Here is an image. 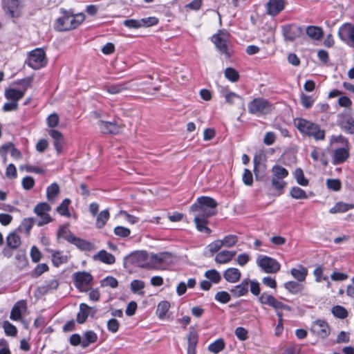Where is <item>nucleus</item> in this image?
I'll return each mask as SVG.
<instances>
[{
    "label": "nucleus",
    "instance_id": "nucleus-54",
    "mask_svg": "<svg viewBox=\"0 0 354 354\" xmlns=\"http://www.w3.org/2000/svg\"><path fill=\"white\" fill-rule=\"evenodd\" d=\"M2 326L4 329L5 334L7 336L15 337L17 335V328L13 324L10 323L8 321H4L3 322Z\"/></svg>",
    "mask_w": 354,
    "mask_h": 354
},
{
    "label": "nucleus",
    "instance_id": "nucleus-42",
    "mask_svg": "<svg viewBox=\"0 0 354 354\" xmlns=\"http://www.w3.org/2000/svg\"><path fill=\"white\" fill-rule=\"evenodd\" d=\"M109 216L110 214L108 209H104L100 212V214L97 216L95 223L96 227L99 229L102 228L109 220Z\"/></svg>",
    "mask_w": 354,
    "mask_h": 354
},
{
    "label": "nucleus",
    "instance_id": "nucleus-21",
    "mask_svg": "<svg viewBox=\"0 0 354 354\" xmlns=\"http://www.w3.org/2000/svg\"><path fill=\"white\" fill-rule=\"evenodd\" d=\"M241 273L236 268H227L223 273L224 279L230 283H236L240 280Z\"/></svg>",
    "mask_w": 354,
    "mask_h": 354
},
{
    "label": "nucleus",
    "instance_id": "nucleus-40",
    "mask_svg": "<svg viewBox=\"0 0 354 354\" xmlns=\"http://www.w3.org/2000/svg\"><path fill=\"white\" fill-rule=\"evenodd\" d=\"M225 98L226 102L232 105L235 104L236 102L241 104V106H244L243 99L238 94L234 92H227L225 94Z\"/></svg>",
    "mask_w": 354,
    "mask_h": 354
},
{
    "label": "nucleus",
    "instance_id": "nucleus-13",
    "mask_svg": "<svg viewBox=\"0 0 354 354\" xmlns=\"http://www.w3.org/2000/svg\"><path fill=\"white\" fill-rule=\"evenodd\" d=\"M311 331L321 338H325L330 334L328 323L322 319L315 321L311 326Z\"/></svg>",
    "mask_w": 354,
    "mask_h": 354
},
{
    "label": "nucleus",
    "instance_id": "nucleus-7",
    "mask_svg": "<svg viewBox=\"0 0 354 354\" xmlns=\"http://www.w3.org/2000/svg\"><path fill=\"white\" fill-rule=\"evenodd\" d=\"M248 111L252 114H267L271 111V104L265 99L256 98L249 103Z\"/></svg>",
    "mask_w": 354,
    "mask_h": 354
},
{
    "label": "nucleus",
    "instance_id": "nucleus-63",
    "mask_svg": "<svg viewBox=\"0 0 354 354\" xmlns=\"http://www.w3.org/2000/svg\"><path fill=\"white\" fill-rule=\"evenodd\" d=\"M114 233L115 235L124 238L130 235L131 231L129 228L122 226H117L114 228Z\"/></svg>",
    "mask_w": 354,
    "mask_h": 354
},
{
    "label": "nucleus",
    "instance_id": "nucleus-51",
    "mask_svg": "<svg viewBox=\"0 0 354 354\" xmlns=\"http://www.w3.org/2000/svg\"><path fill=\"white\" fill-rule=\"evenodd\" d=\"M290 196L295 199H306L308 196L304 190L299 187H293L290 191Z\"/></svg>",
    "mask_w": 354,
    "mask_h": 354
},
{
    "label": "nucleus",
    "instance_id": "nucleus-53",
    "mask_svg": "<svg viewBox=\"0 0 354 354\" xmlns=\"http://www.w3.org/2000/svg\"><path fill=\"white\" fill-rule=\"evenodd\" d=\"M225 77L232 82H236L239 79V74L236 70L228 67L225 70Z\"/></svg>",
    "mask_w": 354,
    "mask_h": 354
},
{
    "label": "nucleus",
    "instance_id": "nucleus-9",
    "mask_svg": "<svg viewBox=\"0 0 354 354\" xmlns=\"http://www.w3.org/2000/svg\"><path fill=\"white\" fill-rule=\"evenodd\" d=\"M147 259L148 254L145 251H136L125 257L127 263L145 268H149Z\"/></svg>",
    "mask_w": 354,
    "mask_h": 354
},
{
    "label": "nucleus",
    "instance_id": "nucleus-34",
    "mask_svg": "<svg viewBox=\"0 0 354 354\" xmlns=\"http://www.w3.org/2000/svg\"><path fill=\"white\" fill-rule=\"evenodd\" d=\"M52 252V262L54 266L59 267L61 264L65 263L68 261V257L64 255L59 251L50 250Z\"/></svg>",
    "mask_w": 354,
    "mask_h": 354
},
{
    "label": "nucleus",
    "instance_id": "nucleus-55",
    "mask_svg": "<svg viewBox=\"0 0 354 354\" xmlns=\"http://www.w3.org/2000/svg\"><path fill=\"white\" fill-rule=\"evenodd\" d=\"M300 99L302 106L307 109L311 108L315 102V99L312 96L306 95L304 93L300 94Z\"/></svg>",
    "mask_w": 354,
    "mask_h": 354
},
{
    "label": "nucleus",
    "instance_id": "nucleus-29",
    "mask_svg": "<svg viewBox=\"0 0 354 354\" xmlns=\"http://www.w3.org/2000/svg\"><path fill=\"white\" fill-rule=\"evenodd\" d=\"M198 337L196 332L191 331L188 335L187 354H195Z\"/></svg>",
    "mask_w": 354,
    "mask_h": 354
},
{
    "label": "nucleus",
    "instance_id": "nucleus-5",
    "mask_svg": "<svg viewBox=\"0 0 354 354\" xmlns=\"http://www.w3.org/2000/svg\"><path fill=\"white\" fill-rule=\"evenodd\" d=\"M257 266L266 273L274 274L279 271L280 263L274 259L265 255H259L257 259Z\"/></svg>",
    "mask_w": 354,
    "mask_h": 354
},
{
    "label": "nucleus",
    "instance_id": "nucleus-64",
    "mask_svg": "<svg viewBox=\"0 0 354 354\" xmlns=\"http://www.w3.org/2000/svg\"><path fill=\"white\" fill-rule=\"evenodd\" d=\"M242 180H243V183L245 185L251 186L252 185L253 176H252V174L250 170H249L248 169H244L243 176H242Z\"/></svg>",
    "mask_w": 354,
    "mask_h": 354
},
{
    "label": "nucleus",
    "instance_id": "nucleus-23",
    "mask_svg": "<svg viewBox=\"0 0 354 354\" xmlns=\"http://www.w3.org/2000/svg\"><path fill=\"white\" fill-rule=\"evenodd\" d=\"M236 253V251L223 250L216 254L215 261L219 264L227 263L232 259Z\"/></svg>",
    "mask_w": 354,
    "mask_h": 354
},
{
    "label": "nucleus",
    "instance_id": "nucleus-56",
    "mask_svg": "<svg viewBox=\"0 0 354 354\" xmlns=\"http://www.w3.org/2000/svg\"><path fill=\"white\" fill-rule=\"evenodd\" d=\"M333 315L339 319H344L348 316V312L341 306H335L332 308Z\"/></svg>",
    "mask_w": 354,
    "mask_h": 354
},
{
    "label": "nucleus",
    "instance_id": "nucleus-62",
    "mask_svg": "<svg viewBox=\"0 0 354 354\" xmlns=\"http://www.w3.org/2000/svg\"><path fill=\"white\" fill-rule=\"evenodd\" d=\"M102 286H110L115 288L118 286V280L113 277H106L101 281Z\"/></svg>",
    "mask_w": 354,
    "mask_h": 354
},
{
    "label": "nucleus",
    "instance_id": "nucleus-41",
    "mask_svg": "<svg viewBox=\"0 0 354 354\" xmlns=\"http://www.w3.org/2000/svg\"><path fill=\"white\" fill-rule=\"evenodd\" d=\"M271 171L272 176L277 178H285L289 174L288 171L286 168L279 165H274L272 167Z\"/></svg>",
    "mask_w": 354,
    "mask_h": 354
},
{
    "label": "nucleus",
    "instance_id": "nucleus-44",
    "mask_svg": "<svg viewBox=\"0 0 354 354\" xmlns=\"http://www.w3.org/2000/svg\"><path fill=\"white\" fill-rule=\"evenodd\" d=\"M6 243L9 248L17 249L21 244V239L17 234L11 233L8 236Z\"/></svg>",
    "mask_w": 354,
    "mask_h": 354
},
{
    "label": "nucleus",
    "instance_id": "nucleus-49",
    "mask_svg": "<svg viewBox=\"0 0 354 354\" xmlns=\"http://www.w3.org/2000/svg\"><path fill=\"white\" fill-rule=\"evenodd\" d=\"M293 175L299 185L301 186H307L308 185V180L305 178L304 171L301 168H297L295 170Z\"/></svg>",
    "mask_w": 354,
    "mask_h": 354
},
{
    "label": "nucleus",
    "instance_id": "nucleus-10",
    "mask_svg": "<svg viewBox=\"0 0 354 354\" xmlns=\"http://www.w3.org/2000/svg\"><path fill=\"white\" fill-rule=\"evenodd\" d=\"M338 36L343 41L354 46V26L349 23L344 24L339 28Z\"/></svg>",
    "mask_w": 354,
    "mask_h": 354
},
{
    "label": "nucleus",
    "instance_id": "nucleus-30",
    "mask_svg": "<svg viewBox=\"0 0 354 354\" xmlns=\"http://www.w3.org/2000/svg\"><path fill=\"white\" fill-rule=\"evenodd\" d=\"M223 246L221 240H216L209 243L205 248L203 254L206 257H210L217 252Z\"/></svg>",
    "mask_w": 354,
    "mask_h": 354
},
{
    "label": "nucleus",
    "instance_id": "nucleus-18",
    "mask_svg": "<svg viewBox=\"0 0 354 354\" xmlns=\"http://www.w3.org/2000/svg\"><path fill=\"white\" fill-rule=\"evenodd\" d=\"M66 240L75 245L78 248L82 250L89 251L92 249V244L85 240L75 236L73 234H69L68 236H66Z\"/></svg>",
    "mask_w": 354,
    "mask_h": 354
},
{
    "label": "nucleus",
    "instance_id": "nucleus-25",
    "mask_svg": "<svg viewBox=\"0 0 354 354\" xmlns=\"http://www.w3.org/2000/svg\"><path fill=\"white\" fill-rule=\"evenodd\" d=\"M93 258L95 260L100 261L106 264H113L115 261V257L104 250H100Z\"/></svg>",
    "mask_w": 354,
    "mask_h": 354
},
{
    "label": "nucleus",
    "instance_id": "nucleus-58",
    "mask_svg": "<svg viewBox=\"0 0 354 354\" xmlns=\"http://www.w3.org/2000/svg\"><path fill=\"white\" fill-rule=\"evenodd\" d=\"M48 270V266L46 263L38 264L35 269L31 272V276L37 278L41 275L44 272Z\"/></svg>",
    "mask_w": 354,
    "mask_h": 354
},
{
    "label": "nucleus",
    "instance_id": "nucleus-12",
    "mask_svg": "<svg viewBox=\"0 0 354 354\" xmlns=\"http://www.w3.org/2000/svg\"><path fill=\"white\" fill-rule=\"evenodd\" d=\"M98 126L102 133L104 134H118L121 132L123 125L117 121L106 122L100 120Z\"/></svg>",
    "mask_w": 354,
    "mask_h": 354
},
{
    "label": "nucleus",
    "instance_id": "nucleus-3",
    "mask_svg": "<svg viewBox=\"0 0 354 354\" xmlns=\"http://www.w3.org/2000/svg\"><path fill=\"white\" fill-rule=\"evenodd\" d=\"M294 124L301 133L313 137L317 141L325 139V131L318 124L304 118H295Z\"/></svg>",
    "mask_w": 354,
    "mask_h": 354
},
{
    "label": "nucleus",
    "instance_id": "nucleus-33",
    "mask_svg": "<svg viewBox=\"0 0 354 354\" xmlns=\"http://www.w3.org/2000/svg\"><path fill=\"white\" fill-rule=\"evenodd\" d=\"M354 208L353 204L345 203L343 202L337 203L330 210V214H336L339 212H346Z\"/></svg>",
    "mask_w": 354,
    "mask_h": 354
},
{
    "label": "nucleus",
    "instance_id": "nucleus-38",
    "mask_svg": "<svg viewBox=\"0 0 354 354\" xmlns=\"http://www.w3.org/2000/svg\"><path fill=\"white\" fill-rule=\"evenodd\" d=\"M292 277L298 281H304L308 274V270L305 267L300 266L299 268H292L290 270Z\"/></svg>",
    "mask_w": 354,
    "mask_h": 354
},
{
    "label": "nucleus",
    "instance_id": "nucleus-35",
    "mask_svg": "<svg viewBox=\"0 0 354 354\" xmlns=\"http://www.w3.org/2000/svg\"><path fill=\"white\" fill-rule=\"evenodd\" d=\"M306 32L310 38L314 40L320 39L323 35L322 29L317 26H308L306 29Z\"/></svg>",
    "mask_w": 354,
    "mask_h": 354
},
{
    "label": "nucleus",
    "instance_id": "nucleus-39",
    "mask_svg": "<svg viewBox=\"0 0 354 354\" xmlns=\"http://www.w3.org/2000/svg\"><path fill=\"white\" fill-rule=\"evenodd\" d=\"M6 6L8 12L12 17H18L19 16V0H9Z\"/></svg>",
    "mask_w": 354,
    "mask_h": 354
},
{
    "label": "nucleus",
    "instance_id": "nucleus-11",
    "mask_svg": "<svg viewBox=\"0 0 354 354\" xmlns=\"http://www.w3.org/2000/svg\"><path fill=\"white\" fill-rule=\"evenodd\" d=\"M74 284L80 291H86L84 288L91 284L93 281L92 275L87 272H77L73 274Z\"/></svg>",
    "mask_w": 354,
    "mask_h": 354
},
{
    "label": "nucleus",
    "instance_id": "nucleus-20",
    "mask_svg": "<svg viewBox=\"0 0 354 354\" xmlns=\"http://www.w3.org/2000/svg\"><path fill=\"white\" fill-rule=\"evenodd\" d=\"M249 279H243L241 283L230 290L232 294L236 297H239L245 295L248 292Z\"/></svg>",
    "mask_w": 354,
    "mask_h": 354
},
{
    "label": "nucleus",
    "instance_id": "nucleus-52",
    "mask_svg": "<svg viewBox=\"0 0 354 354\" xmlns=\"http://www.w3.org/2000/svg\"><path fill=\"white\" fill-rule=\"evenodd\" d=\"M16 265L20 268L23 269L28 264V259L26 254L23 251H19L15 256Z\"/></svg>",
    "mask_w": 354,
    "mask_h": 354
},
{
    "label": "nucleus",
    "instance_id": "nucleus-6",
    "mask_svg": "<svg viewBox=\"0 0 354 354\" xmlns=\"http://www.w3.org/2000/svg\"><path fill=\"white\" fill-rule=\"evenodd\" d=\"M212 41L221 53L225 54L227 57L231 55L229 50L228 32L220 30L217 34L212 36Z\"/></svg>",
    "mask_w": 354,
    "mask_h": 354
},
{
    "label": "nucleus",
    "instance_id": "nucleus-4",
    "mask_svg": "<svg viewBox=\"0 0 354 354\" xmlns=\"http://www.w3.org/2000/svg\"><path fill=\"white\" fill-rule=\"evenodd\" d=\"M28 66L37 70L46 66L47 60L46 53L42 48H35L30 51L26 62Z\"/></svg>",
    "mask_w": 354,
    "mask_h": 354
},
{
    "label": "nucleus",
    "instance_id": "nucleus-47",
    "mask_svg": "<svg viewBox=\"0 0 354 354\" xmlns=\"http://www.w3.org/2000/svg\"><path fill=\"white\" fill-rule=\"evenodd\" d=\"M170 308L169 302L167 301H162L158 304L156 310V314L158 317L160 319L164 318L166 316L167 313L168 312Z\"/></svg>",
    "mask_w": 354,
    "mask_h": 354
},
{
    "label": "nucleus",
    "instance_id": "nucleus-16",
    "mask_svg": "<svg viewBox=\"0 0 354 354\" xmlns=\"http://www.w3.org/2000/svg\"><path fill=\"white\" fill-rule=\"evenodd\" d=\"M26 310L27 304L26 301H18L15 303L11 310L10 318L13 321H18L21 319L22 313L26 312Z\"/></svg>",
    "mask_w": 354,
    "mask_h": 354
},
{
    "label": "nucleus",
    "instance_id": "nucleus-28",
    "mask_svg": "<svg viewBox=\"0 0 354 354\" xmlns=\"http://www.w3.org/2000/svg\"><path fill=\"white\" fill-rule=\"evenodd\" d=\"M97 339V334L93 330H87L83 333L82 347L85 348Z\"/></svg>",
    "mask_w": 354,
    "mask_h": 354
},
{
    "label": "nucleus",
    "instance_id": "nucleus-36",
    "mask_svg": "<svg viewBox=\"0 0 354 354\" xmlns=\"http://www.w3.org/2000/svg\"><path fill=\"white\" fill-rule=\"evenodd\" d=\"M225 347V343L223 338H219L208 346V351L214 354L222 351Z\"/></svg>",
    "mask_w": 354,
    "mask_h": 354
},
{
    "label": "nucleus",
    "instance_id": "nucleus-45",
    "mask_svg": "<svg viewBox=\"0 0 354 354\" xmlns=\"http://www.w3.org/2000/svg\"><path fill=\"white\" fill-rule=\"evenodd\" d=\"M204 276L209 279V281L214 283H218L221 280V274L215 269L207 270Z\"/></svg>",
    "mask_w": 354,
    "mask_h": 354
},
{
    "label": "nucleus",
    "instance_id": "nucleus-37",
    "mask_svg": "<svg viewBox=\"0 0 354 354\" xmlns=\"http://www.w3.org/2000/svg\"><path fill=\"white\" fill-rule=\"evenodd\" d=\"M6 97L7 99L17 102L24 95V91H19L15 88H9L6 91Z\"/></svg>",
    "mask_w": 354,
    "mask_h": 354
},
{
    "label": "nucleus",
    "instance_id": "nucleus-61",
    "mask_svg": "<svg viewBox=\"0 0 354 354\" xmlns=\"http://www.w3.org/2000/svg\"><path fill=\"white\" fill-rule=\"evenodd\" d=\"M158 23V19L155 17H149L140 19L141 27H150Z\"/></svg>",
    "mask_w": 354,
    "mask_h": 354
},
{
    "label": "nucleus",
    "instance_id": "nucleus-59",
    "mask_svg": "<svg viewBox=\"0 0 354 354\" xmlns=\"http://www.w3.org/2000/svg\"><path fill=\"white\" fill-rule=\"evenodd\" d=\"M214 298L217 301L221 304H227L230 301L231 297L226 291H219L215 295Z\"/></svg>",
    "mask_w": 354,
    "mask_h": 354
},
{
    "label": "nucleus",
    "instance_id": "nucleus-57",
    "mask_svg": "<svg viewBox=\"0 0 354 354\" xmlns=\"http://www.w3.org/2000/svg\"><path fill=\"white\" fill-rule=\"evenodd\" d=\"M223 246L225 247H232L234 246L238 241V236L234 234H230L225 236L223 240H221Z\"/></svg>",
    "mask_w": 354,
    "mask_h": 354
},
{
    "label": "nucleus",
    "instance_id": "nucleus-60",
    "mask_svg": "<svg viewBox=\"0 0 354 354\" xmlns=\"http://www.w3.org/2000/svg\"><path fill=\"white\" fill-rule=\"evenodd\" d=\"M170 257L171 255L168 252H162L159 254H152L151 257V260L157 263L165 262Z\"/></svg>",
    "mask_w": 354,
    "mask_h": 354
},
{
    "label": "nucleus",
    "instance_id": "nucleus-1",
    "mask_svg": "<svg viewBox=\"0 0 354 354\" xmlns=\"http://www.w3.org/2000/svg\"><path fill=\"white\" fill-rule=\"evenodd\" d=\"M217 202L209 196L199 197L196 202L190 207V210L194 212V223L196 229L201 232L210 234L212 230L207 226L208 218L216 214Z\"/></svg>",
    "mask_w": 354,
    "mask_h": 354
},
{
    "label": "nucleus",
    "instance_id": "nucleus-31",
    "mask_svg": "<svg viewBox=\"0 0 354 354\" xmlns=\"http://www.w3.org/2000/svg\"><path fill=\"white\" fill-rule=\"evenodd\" d=\"M59 286V282L57 279H53L48 281H46L45 284L38 288V291L45 295L49 291L56 290Z\"/></svg>",
    "mask_w": 354,
    "mask_h": 354
},
{
    "label": "nucleus",
    "instance_id": "nucleus-32",
    "mask_svg": "<svg viewBox=\"0 0 354 354\" xmlns=\"http://www.w3.org/2000/svg\"><path fill=\"white\" fill-rule=\"evenodd\" d=\"M266 167L262 165L259 160H257L255 158L254 159V172L257 180H263L265 174L264 171Z\"/></svg>",
    "mask_w": 354,
    "mask_h": 354
},
{
    "label": "nucleus",
    "instance_id": "nucleus-14",
    "mask_svg": "<svg viewBox=\"0 0 354 354\" xmlns=\"http://www.w3.org/2000/svg\"><path fill=\"white\" fill-rule=\"evenodd\" d=\"M283 35L286 40L292 41L299 37L303 29L301 26L287 25L283 26Z\"/></svg>",
    "mask_w": 354,
    "mask_h": 354
},
{
    "label": "nucleus",
    "instance_id": "nucleus-22",
    "mask_svg": "<svg viewBox=\"0 0 354 354\" xmlns=\"http://www.w3.org/2000/svg\"><path fill=\"white\" fill-rule=\"evenodd\" d=\"M339 125L346 132L350 134L354 133V118L353 117L342 116Z\"/></svg>",
    "mask_w": 354,
    "mask_h": 354
},
{
    "label": "nucleus",
    "instance_id": "nucleus-43",
    "mask_svg": "<svg viewBox=\"0 0 354 354\" xmlns=\"http://www.w3.org/2000/svg\"><path fill=\"white\" fill-rule=\"evenodd\" d=\"M59 193V187L54 183L46 189V196L49 201H53Z\"/></svg>",
    "mask_w": 354,
    "mask_h": 354
},
{
    "label": "nucleus",
    "instance_id": "nucleus-48",
    "mask_svg": "<svg viewBox=\"0 0 354 354\" xmlns=\"http://www.w3.org/2000/svg\"><path fill=\"white\" fill-rule=\"evenodd\" d=\"M271 184L274 189L279 192V194L283 193V189L287 185V183L284 181V178H277L274 176L272 177Z\"/></svg>",
    "mask_w": 354,
    "mask_h": 354
},
{
    "label": "nucleus",
    "instance_id": "nucleus-15",
    "mask_svg": "<svg viewBox=\"0 0 354 354\" xmlns=\"http://www.w3.org/2000/svg\"><path fill=\"white\" fill-rule=\"evenodd\" d=\"M285 7V0H269L266 4L267 13L271 16H276L281 12Z\"/></svg>",
    "mask_w": 354,
    "mask_h": 354
},
{
    "label": "nucleus",
    "instance_id": "nucleus-19",
    "mask_svg": "<svg viewBox=\"0 0 354 354\" xmlns=\"http://www.w3.org/2000/svg\"><path fill=\"white\" fill-rule=\"evenodd\" d=\"M48 134L54 140V146L57 152L60 153L64 143L62 133L57 130L50 129L48 131Z\"/></svg>",
    "mask_w": 354,
    "mask_h": 354
},
{
    "label": "nucleus",
    "instance_id": "nucleus-26",
    "mask_svg": "<svg viewBox=\"0 0 354 354\" xmlns=\"http://www.w3.org/2000/svg\"><path fill=\"white\" fill-rule=\"evenodd\" d=\"M92 307L88 306L84 303L80 305V310L77 315V322L79 324H83L86 322L88 316L90 315Z\"/></svg>",
    "mask_w": 354,
    "mask_h": 354
},
{
    "label": "nucleus",
    "instance_id": "nucleus-50",
    "mask_svg": "<svg viewBox=\"0 0 354 354\" xmlns=\"http://www.w3.org/2000/svg\"><path fill=\"white\" fill-rule=\"evenodd\" d=\"M71 203V200L65 198L62 203L57 207V212L62 216L69 217L71 214L68 210V205Z\"/></svg>",
    "mask_w": 354,
    "mask_h": 354
},
{
    "label": "nucleus",
    "instance_id": "nucleus-8",
    "mask_svg": "<svg viewBox=\"0 0 354 354\" xmlns=\"http://www.w3.org/2000/svg\"><path fill=\"white\" fill-rule=\"evenodd\" d=\"M50 206L47 203H40L34 208V212L39 217L37 219V225L41 227L53 221L48 212L50 210Z\"/></svg>",
    "mask_w": 354,
    "mask_h": 354
},
{
    "label": "nucleus",
    "instance_id": "nucleus-24",
    "mask_svg": "<svg viewBox=\"0 0 354 354\" xmlns=\"http://www.w3.org/2000/svg\"><path fill=\"white\" fill-rule=\"evenodd\" d=\"M127 82H120L104 86L106 91L111 94H119L128 89Z\"/></svg>",
    "mask_w": 354,
    "mask_h": 354
},
{
    "label": "nucleus",
    "instance_id": "nucleus-27",
    "mask_svg": "<svg viewBox=\"0 0 354 354\" xmlns=\"http://www.w3.org/2000/svg\"><path fill=\"white\" fill-rule=\"evenodd\" d=\"M299 281H290L284 283V288L290 293L297 295L301 293L304 286L303 284L299 283Z\"/></svg>",
    "mask_w": 354,
    "mask_h": 354
},
{
    "label": "nucleus",
    "instance_id": "nucleus-17",
    "mask_svg": "<svg viewBox=\"0 0 354 354\" xmlns=\"http://www.w3.org/2000/svg\"><path fill=\"white\" fill-rule=\"evenodd\" d=\"M349 148L340 147L335 149L333 151V164L337 165L344 162L349 158Z\"/></svg>",
    "mask_w": 354,
    "mask_h": 354
},
{
    "label": "nucleus",
    "instance_id": "nucleus-2",
    "mask_svg": "<svg viewBox=\"0 0 354 354\" xmlns=\"http://www.w3.org/2000/svg\"><path fill=\"white\" fill-rule=\"evenodd\" d=\"M62 16L55 23V28L58 31H68L78 27L84 20L83 13L73 14L71 11L62 10Z\"/></svg>",
    "mask_w": 354,
    "mask_h": 354
},
{
    "label": "nucleus",
    "instance_id": "nucleus-46",
    "mask_svg": "<svg viewBox=\"0 0 354 354\" xmlns=\"http://www.w3.org/2000/svg\"><path fill=\"white\" fill-rule=\"evenodd\" d=\"M130 288L133 293L143 295L142 289L145 288V282L141 280L134 279L131 282Z\"/></svg>",
    "mask_w": 354,
    "mask_h": 354
}]
</instances>
